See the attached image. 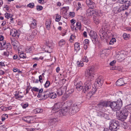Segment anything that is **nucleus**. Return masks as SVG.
Instances as JSON below:
<instances>
[{
    "label": "nucleus",
    "instance_id": "nucleus-56",
    "mask_svg": "<svg viewBox=\"0 0 131 131\" xmlns=\"http://www.w3.org/2000/svg\"><path fill=\"white\" fill-rule=\"evenodd\" d=\"M0 109H1L2 111H7V108L5 106H2L0 107Z\"/></svg>",
    "mask_w": 131,
    "mask_h": 131
},
{
    "label": "nucleus",
    "instance_id": "nucleus-46",
    "mask_svg": "<svg viewBox=\"0 0 131 131\" xmlns=\"http://www.w3.org/2000/svg\"><path fill=\"white\" fill-rule=\"evenodd\" d=\"M116 41V39L115 38H112L109 42V44L110 45H113L114 42H115Z\"/></svg>",
    "mask_w": 131,
    "mask_h": 131
},
{
    "label": "nucleus",
    "instance_id": "nucleus-50",
    "mask_svg": "<svg viewBox=\"0 0 131 131\" xmlns=\"http://www.w3.org/2000/svg\"><path fill=\"white\" fill-rule=\"evenodd\" d=\"M43 9V7L42 6L39 5H37V6L36 9L38 11L41 10Z\"/></svg>",
    "mask_w": 131,
    "mask_h": 131
},
{
    "label": "nucleus",
    "instance_id": "nucleus-15",
    "mask_svg": "<svg viewBox=\"0 0 131 131\" xmlns=\"http://www.w3.org/2000/svg\"><path fill=\"white\" fill-rule=\"evenodd\" d=\"M10 35L14 37H18L19 36V34L17 31L14 29H12L10 31Z\"/></svg>",
    "mask_w": 131,
    "mask_h": 131
},
{
    "label": "nucleus",
    "instance_id": "nucleus-10",
    "mask_svg": "<svg viewBox=\"0 0 131 131\" xmlns=\"http://www.w3.org/2000/svg\"><path fill=\"white\" fill-rule=\"evenodd\" d=\"M92 41L94 43H95L97 41V35L96 32L93 31H91L89 33Z\"/></svg>",
    "mask_w": 131,
    "mask_h": 131
},
{
    "label": "nucleus",
    "instance_id": "nucleus-24",
    "mask_svg": "<svg viewBox=\"0 0 131 131\" xmlns=\"http://www.w3.org/2000/svg\"><path fill=\"white\" fill-rule=\"evenodd\" d=\"M14 95L15 96L16 99H17L19 100L24 97V96H21L19 95V92L18 91H16Z\"/></svg>",
    "mask_w": 131,
    "mask_h": 131
},
{
    "label": "nucleus",
    "instance_id": "nucleus-59",
    "mask_svg": "<svg viewBox=\"0 0 131 131\" xmlns=\"http://www.w3.org/2000/svg\"><path fill=\"white\" fill-rule=\"evenodd\" d=\"M13 59H17L18 60H19L20 58H19V57H18V55L17 54H15L14 55L13 57Z\"/></svg>",
    "mask_w": 131,
    "mask_h": 131
},
{
    "label": "nucleus",
    "instance_id": "nucleus-62",
    "mask_svg": "<svg viewBox=\"0 0 131 131\" xmlns=\"http://www.w3.org/2000/svg\"><path fill=\"white\" fill-rule=\"evenodd\" d=\"M39 81L41 83H42V77L41 75H40L39 77Z\"/></svg>",
    "mask_w": 131,
    "mask_h": 131
},
{
    "label": "nucleus",
    "instance_id": "nucleus-21",
    "mask_svg": "<svg viewBox=\"0 0 131 131\" xmlns=\"http://www.w3.org/2000/svg\"><path fill=\"white\" fill-rule=\"evenodd\" d=\"M82 21L85 25H89L91 23L90 19L88 18H86L84 17L83 18Z\"/></svg>",
    "mask_w": 131,
    "mask_h": 131
},
{
    "label": "nucleus",
    "instance_id": "nucleus-30",
    "mask_svg": "<svg viewBox=\"0 0 131 131\" xmlns=\"http://www.w3.org/2000/svg\"><path fill=\"white\" fill-rule=\"evenodd\" d=\"M49 97L51 98L54 99L57 97V94L54 92H49Z\"/></svg>",
    "mask_w": 131,
    "mask_h": 131
},
{
    "label": "nucleus",
    "instance_id": "nucleus-32",
    "mask_svg": "<svg viewBox=\"0 0 131 131\" xmlns=\"http://www.w3.org/2000/svg\"><path fill=\"white\" fill-rule=\"evenodd\" d=\"M55 21L57 22L59 21L61 18V16L58 14H56Z\"/></svg>",
    "mask_w": 131,
    "mask_h": 131
},
{
    "label": "nucleus",
    "instance_id": "nucleus-48",
    "mask_svg": "<svg viewBox=\"0 0 131 131\" xmlns=\"http://www.w3.org/2000/svg\"><path fill=\"white\" fill-rule=\"evenodd\" d=\"M128 0H118L119 3L121 4H123L127 2Z\"/></svg>",
    "mask_w": 131,
    "mask_h": 131
},
{
    "label": "nucleus",
    "instance_id": "nucleus-63",
    "mask_svg": "<svg viewBox=\"0 0 131 131\" xmlns=\"http://www.w3.org/2000/svg\"><path fill=\"white\" fill-rule=\"evenodd\" d=\"M70 21L71 24H74L76 22V20L74 19H72Z\"/></svg>",
    "mask_w": 131,
    "mask_h": 131
},
{
    "label": "nucleus",
    "instance_id": "nucleus-40",
    "mask_svg": "<svg viewBox=\"0 0 131 131\" xmlns=\"http://www.w3.org/2000/svg\"><path fill=\"white\" fill-rule=\"evenodd\" d=\"M77 64L78 66L79 67H82L84 65L83 62L82 61H78L77 62Z\"/></svg>",
    "mask_w": 131,
    "mask_h": 131
},
{
    "label": "nucleus",
    "instance_id": "nucleus-33",
    "mask_svg": "<svg viewBox=\"0 0 131 131\" xmlns=\"http://www.w3.org/2000/svg\"><path fill=\"white\" fill-rule=\"evenodd\" d=\"M80 48V45L77 42L75 43L74 44V49L76 51H78Z\"/></svg>",
    "mask_w": 131,
    "mask_h": 131
},
{
    "label": "nucleus",
    "instance_id": "nucleus-64",
    "mask_svg": "<svg viewBox=\"0 0 131 131\" xmlns=\"http://www.w3.org/2000/svg\"><path fill=\"white\" fill-rule=\"evenodd\" d=\"M116 61H115L113 60L110 63V64L111 66H113L116 63Z\"/></svg>",
    "mask_w": 131,
    "mask_h": 131
},
{
    "label": "nucleus",
    "instance_id": "nucleus-29",
    "mask_svg": "<svg viewBox=\"0 0 131 131\" xmlns=\"http://www.w3.org/2000/svg\"><path fill=\"white\" fill-rule=\"evenodd\" d=\"M106 52L107 51L106 49H104L103 50H101L100 54V57H103L105 56Z\"/></svg>",
    "mask_w": 131,
    "mask_h": 131
},
{
    "label": "nucleus",
    "instance_id": "nucleus-17",
    "mask_svg": "<svg viewBox=\"0 0 131 131\" xmlns=\"http://www.w3.org/2000/svg\"><path fill=\"white\" fill-rule=\"evenodd\" d=\"M76 88L78 91H80L83 89V85L82 82H78L76 84Z\"/></svg>",
    "mask_w": 131,
    "mask_h": 131
},
{
    "label": "nucleus",
    "instance_id": "nucleus-60",
    "mask_svg": "<svg viewBox=\"0 0 131 131\" xmlns=\"http://www.w3.org/2000/svg\"><path fill=\"white\" fill-rule=\"evenodd\" d=\"M28 104L27 103H25L23 104V105L22 104V106L23 108H26L28 106Z\"/></svg>",
    "mask_w": 131,
    "mask_h": 131
},
{
    "label": "nucleus",
    "instance_id": "nucleus-36",
    "mask_svg": "<svg viewBox=\"0 0 131 131\" xmlns=\"http://www.w3.org/2000/svg\"><path fill=\"white\" fill-rule=\"evenodd\" d=\"M33 48V47L29 46L27 47L26 49V51L27 52H31Z\"/></svg>",
    "mask_w": 131,
    "mask_h": 131
},
{
    "label": "nucleus",
    "instance_id": "nucleus-12",
    "mask_svg": "<svg viewBox=\"0 0 131 131\" xmlns=\"http://www.w3.org/2000/svg\"><path fill=\"white\" fill-rule=\"evenodd\" d=\"M94 8H90L86 10V15L88 17H92L95 12V11L93 9Z\"/></svg>",
    "mask_w": 131,
    "mask_h": 131
},
{
    "label": "nucleus",
    "instance_id": "nucleus-25",
    "mask_svg": "<svg viewBox=\"0 0 131 131\" xmlns=\"http://www.w3.org/2000/svg\"><path fill=\"white\" fill-rule=\"evenodd\" d=\"M33 38V37L30 34H27L26 35L25 39L27 40H32Z\"/></svg>",
    "mask_w": 131,
    "mask_h": 131
},
{
    "label": "nucleus",
    "instance_id": "nucleus-37",
    "mask_svg": "<svg viewBox=\"0 0 131 131\" xmlns=\"http://www.w3.org/2000/svg\"><path fill=\"white\" fill-rule=\"evenodd\" d=\"M7 128L5 125L0 126V131H6Z\"/></svg>",
    "mask_w": 131,
    "mask_h": 131
},
{
    "label": "nucleus",
    "instance_id": "nucleus-49",
    "mask_svg": "<svg viewBox=\"0 0 131 131\" xmlns=\"http://www.w3.org/2000/svg\"><path fill=\"white\" fill-rule=\"evenodd\" d=\"M36 112L38 113H39L43 111L42 109L40 108H37L36 109Z\"/></svg>",
    "mask_w": 131,
    "mask_h": 131
},
{
    "label": "nucleus",
    "instance_id": "nucleus-6",
    "mask_svg": "<svg viewBox=\"0 0 131 131\" xmlns=\"http://www.w3.org/2000/svg\"><path fill=\"white\" fill-rule=\"evenodd\" d=\"M119 123L115 120L111 121L110 123L109 129L112 131H116L119 128Z\"/></svg>",
    "mask_w": 131,
    "mask_h": 131
},
{
    "label": "nucleus",
    "instance_id": "nucleus-61",
    "mask_svg": "<svg viewBox=\"0 0 131 131\" xmlns=\"http://www.w3.org/2000/svg\"><path fill=\"white\" fill-rule=\"evenodd\" d=\"M66 33L67 30H64L62 31L61 35L63 36L66 35Z\"/></svg>",
    "mask_w": 131,
    "mask_h": 131
},
{
    "label": "nucleus",
    "instance_id": "nucleus-53",
    "mask_svg": "<svg viewBox=\"0 0 131 131\" xmlns=\"http://www.w3.org/2000/svg\"><path fill=\"white\" fill-rule=\"evenodd\" d=\"M82 60L83 61L86 62H88L89 61L87 57L85 56L83 57V58L82 59Z\"/></svg>",
    "mask_w": 131,
    "mask_h": 131
},
{
    "label": "nucleus",
    "instance_id": "nucleus-51",
    "mask_svg": "<svg viewBox=\"0 0 131 131\" xmlns=\"http://www.w3.org/2000/svg\"><path fill=\"white\" fill-rule=\"evenodd\" d=\"M123 36L124 38L126 40L127 39L129 36V35L126 33L124 34Z\"/></svg>",
    "mask_w": 131,
    "mask_h": 131
},
{
    "label": "nucleus",
    "instance_id": "nucleus-20",
    "mask_svg": "<svg viewBox=\"0 0 131 131\" xmlns=\"http://www.w3.org/2000/svg\"><path fill=\"white\" fill-rule=\"evenodd\" d=\"M64 89L63 87H61L60 89L57 90V92L58 95L61 96L62 95L64 92Z\"/></svg>",
    "mask_w": 131,
    "mask_h": 131
},
{
    "label": "nucleus",
    "instance_id": "nucleus-57",
    "mask_svg": "<svg viewBox=\"0 0 131 131\" xmlns=\"http://www.w3.org/2000/svg\"><path fill=\"white\" fill-rule=\"evenodd\" d=\"M31 91L33 92V91L36 92H38L39 91V89L38 88L35 87H34L32 89Z\"/></svg>",
    "mask_w": 131,
    "mask_h": 131
},
{
    "label": "nucleus",
    "instance_id": "nucleus-11",
    "mask_svg": "<svg viewBox=\"0 0 131 131\" xmlns=\"http://www.w3.org/2000/svg\"><path fill=\"white\" fill-rule=\"evenodd\" d=\"M109 101H102L100 102L97 105V107L100 108H102L104 107L109 106Z\"/></svg>",
    "mask_w": 131,
    "mask_h": 131
},
{
    "label": "nucleus",
    "instance_id": "nucleus-4",
    "mask_svg": "<svg viewBox=\"0 0 131 131\" xmlns=\"http://www.w3.org/2000/svg\"><path fill=\"white\" fill-rule=\"evenodd\" d=\"M67 107H70L69 110V113L71 115L74 114L79 110L78 105L76 103H72L69 102Z\"/></svg>",
    "mask_w": 131,
    "mask_h": 131
},
{
    "label": "nucleus",
    "instance_id": "nucleus-44",
    "mask_svg": "<svg viewBox=\"0 0 131 131\" xmlns=\"http://www.w3.org/2000/svg\"><path fill=\"white\" fill-rule=\"evenodd\" d=\"M76 26H77V27H78L79 30L81 29V25L80 23L79 22H77L76 24Z\"/></svg>",
    "mask_w": 131,
    "mask_h": 131
},
{
    "label": "nucleus",
    "instance_id": "nucleus-27",
    "mask_svg": "<svg viewBox=\"0 0 131 131\" xmlns=\"http://www.w3.org/2000/svg\"><path fill=\"white\" fill-rule=\"evenodd\" d=\"M11 43L12 45L14 46L15 49H16L17 48V47L16 43V41L14 38H11Z\"/></svg>",
    "mask_w": 131,
    "mask_h": 131
},
{
    "label": "nucleus",
    "instance_id": "nucleus-2",
    "mask_svg": "<svg viewBox=\"0 0 131 131\" xmlns=\"http://www.w3.org/2000/svg\"><path fill=\"white\" fill-rule=\"evenodd\" d=\"M6 49V51L3 52V56L8 57L9 55V51L12 49V46L9 43H7L6 41H3L0 42V50H2L5 49Z\"/></svg>",
    "mask_w": 131,
    "mask_h": 131
},
{
    "label": "nucleus",
    "instance_id": "nucleus-23",
    "mask_svg": "<svg viewBox=\"0 0 131 131\" xmlns=\"http://www.w3.org/2000/svg\"><path fill=\"white\" fill-rule=\"evenodd\" d=\"M31 28L33 29L36 28L37 26L36 21L35 19H33L32 23L30 25Z\"/></svg>",
    "mask_w": 131,
    "mask_h": 131
},
{
    "label": "nucleus",
    "instance_id": "nucleus-14",
    "mask_svg": "<svg viewBox=\"0 0 131 131\" xmlns=\"http://www.w3.org/2000/svg\"><path fill=\"white\" fill-rule=\"evenodd\" d=\"M62 103L61 102H58L54 104L52 108L53 111H56L62 107Z\"/></svg>",
    "mask_w": 131,
    "mask_h": 131
},
{
    "label": "nucleus",
    "instance_id": "nucleus-45",
    "mask_svg": "<svg viewBox=\"0 0 131 131\" xmlns=\"http://www.w3.org/2000/svg\"><path fill=\"white\" fill-rule=\"evenodd\" d=\"M125 53H121V54L119 55V57L121 58L122 59H123L125 58Z\"/></svg>",
    "mask_w": 131,
    "mask_h": 131
},
{
    "label": "nucleus",
    "instance_id": "nucleus-16",
    "mask_svg": "<svg viewBox=\"0 0 131 131\" xmlns=\"http://www.w3.org/2000/svg\"><path fill=\"white\" fill-rule=\"evenodd\" d=\"M49 92L46 91L43 92L41 95V97L42 100H45L49 97Z\"/></svg>",
    "mask_w": 131,
    "mask_h": 131
},
{
    "label": "nucleus",
    "instance_id": "nucleus-55",
    "mask_svg": "<svg viewBox=\"0 0 131 131\" xmlns=\"http://www.w3.org/2000/svg\"><path fill=\"white\" fill-rule=\"evenodd\" d=\"M5 17L7 19H9L10 17V14L7 13H6L5 14Z\"/></svg>",
    "mask_w": 131,
    "mask_h": 131
},
{
    "label": "nucleus",
    "instance_id": "nucleus-54",
    "mask_svg": "<svg viewBox=\"0 0 131 131\" xmlns=\"http://www.w3.org/2000/svg\"><path fill=\"white\" fill-rule=\"evenodd\" d=\"M76 36L73 35H71L70 37V38L69 39L71 41H73L74 40V39L75 38Z\"/></svg>",
    "mask_w": 131,
    "mask_h": 131
},
{
    "label": "nucleus",
    "instance_id": "nucleus-26",
    "mask_svg": "<svg viewBox=\"0 0 131 131\" xmlns=\"http://www.w3.org/2000/svg\"><path fill=\"white\" fill-rule=\"evenodd\" d=\"M32 118L29 116H27L24 117L23 118V120L27 123H30L31 120Z\"/></svg>",
    "mask_w": 131,
    "mask_h": 131
},
{
    "label": "nucleus",
    "instance_id": "nucleus-38",
    "mask_svg": "<svg viewBox=\"0 0 131 131\" xmlns=\"http://www.w3.org/2000/svg\"><path fill=\"white\" fill-rule=\"evenodd\" d=\"M38 91L39 92L38 93L37 96L38 98H40L41 97V94L43 93V90L42 89H41L40 90H39Z\"/></svg>",
    "mask_w": 131,
    "mask_h": 131
},
{
    "label": "nucleus",
    "instance_id": "nucleus-28",
    "mask_svg": "<svg viewBox=\"0 0 131 131\" xmlns=\"http://www.w3.org/2000/svg\"><path fill=\"white\" fill-rule=\"evenodd\" d=\"M103 15V13L101 12V11H98L96 12L95 11V13H94V16H101Z\"/></svg>",
    "mask_w": 131,
    "mask_h": 131
},
{
    "label": "nucleus",
    "instance_id": "nucleus-5",
    "mask_svg": "<svg viewBox=\"0 0 131 131\" xmlns=\"http://www.w3.org/2000/svg\"><path fill=\"white\" fill-rule=\"evenodd\" d=\"M129 2H128L127 4L125 5H123L121 6L118 5L116 7H114L113 9V13L115 14H117L122 11H124L127 9L128 8V6L130 5V4H129Z\"/></svg>",
    "mask_w": 131,
    "mask_h": 131
},
{
    "label": "nucleus",
    "instance_id": "nucleus-19",
    "mask_svg": "<svg viewBox=\"0 0 131 131\" xmlns=\"http://www.w3.org/2000/svg\"><path fill=\"white\" fill-rule=\"evenodd\" d=\"M98 115L104 118L108 119L109 118V115L107 114L101 112H99L98 113Z\"/></svg>",
    "mask_w": 131,
    "mask_h": 131
},
{
    "label": "nucleus",
    "instance_id": "nucleus-1",
    "mask_svg": "<svg viewBox=\"0 0 131 131\" xmlns=\"http://www.w3.org/2000/svg\"><path fill=\"white\" fill-rule=\"evenodd\" d=\"M95 72V69L94 66H90L86 69L85 76L86 81L85 83V86L83 89L84 93L91 89L92 85L91 81L93 79Z\"/></svg>",
    "mask_w": 131,
    "mask_h": 131
},
{
    "label": "nucleus",
    "instance_id": "nucleus-3",
    "mask_svg": "<svg viewBox=\"0 0 131 131\" xmlns=\"http://www.w3.org/2000/svg\"><path fill=\"white\" fill-rule=\"evenodd\" d=\"M110 106L114 111H119L122 105V101L120 99H118L116 101L111 102L109 101Z\"/></svg>",
    "mask_w": 131,
    "mask_h": 131
},
{
    "label": "nucleus",
    "instance_id": "nucleus-47",
    "mask_svg": "<svg viewBox=\"0 0 131 131\" xmlns=\"http://www.w3.org/2000/svg\"><path fill=\"white\" fill-rule=\"evenodd\" d=\"M78 6L77 8V11L79 9H80L82 8V5L80 2H78Z\"/></svg>",
    "mask_w": 131,
    "mask_h": 131
},
{
    "label": "nucleus",
    "instance_id": "nucleus-35",
    "mask_svg": "<svg viewBox=\"0 0 131 131\" xmlns=\"http://www.w3.org/2000/svg\"><path fill=\"white\" fill-rule=\"evenodd\" d=\"M37 33V30L35 29L32 31L30 34L34 38L35 36L36 35Z\"/></svg>",
    "mask_w": 131,
    "mask_h": 131
},
{
    "label": "nucleus",
    "instance_id": "nucleus-41",
    "mask_svg": "<svg viewBox=\"0 0 131 131\" xmlns=\"http://www.w3.org/2000/svg\"><path fill=\"white\" fill-rule=\"evenodd\" d=\"M34 5H35L34 3H31L28 4L27 5V6L28 7L32 8L34 7Z\"/></svg>",
    "mask_w": 131,
    "mask_h": 131
},
{
    "label": "nucleus",
    "instance_id": "nucleus-13",
    "mask_svg": "<svg viewBox=\"0 0 131 131\" xmlns=\"http://www.w3.org/2000/svg\"><path fill=\"white\" fill-rule=\"evenodd\" d=\"M86 3L90 8H94L96 7L95 3L92 0H86Z\"/></svg>",
    "mask_w": 131,
    "mask_h": 131
},
{
    "label": "nucleus",
    "instance_id": "nucleus-22",
    "mask_svg": "<svg viewBox=\"0 0 131 131\" xmlns=\"http://www.w3.org/2000/svg\"><path fill=\"white\" fill-rule=\"evenodd\" d=\"M51 23V21L50 19H48L46 22L45 25L46 28L48 30L50 29V25Z\"/></svg>",
    "mask_w": 131,
    "mask_h": 131
},
{
    "label": "nucleus",
    "instance_id": "nucleus-18",
    "mask_svg": "<svg viewBox=\"0 0 131 131\" xmlns=\"http://www.w3.org/2000/svg\"><path fill=\"white\" fill-rule=\"evenodd\" d=\"M116 85L118 86H120L123 85L124 83L122 79H120L118 80L116 82Z\"/></svg>",
    "mask_w": 131,
    "mask_h": 131
},
{
    "label": "nucleus",
    "instance_id": "nucleus-8",
    "mask_svg": "<svg viewBox=\"0 0 131 131\" xmlns=\"http://www.w3.org/2000/svg\"><path fill=\"white\" fill-rule=\"evenodd\" d=\"M128 114V110L126 108H123L120 112L119 117L123 120L126 119Z\"/></svg>",
    "mask_w": 131,
    "mask_h": 131
},
{
    "label": "nucleus",
    "instance_id": "nucleus-34",
    "mask_svg": "<svg viewBox=\"0 0 131 131\" xmlns=\"http://www.w3.org/2000/svg\"><path fill=\"white\" fill-rule=\"evenodd\" d=\"M93 20L94 23L96 24H98L100 22V20L95 16L93 17Z\"/></svg>",
    "mask_w": 131,
    "mask_h": 131
},
{
    "label": "nucleus",
    "instance_id": "nucleus-42",
    "mask_svg": "<svg viewBox=\"0 0 131 131\" xmlns=\"http://www.w3.org/2000/svg\"><path fill=\"white\" fill-rule=\"evenodd\" d=\"M20 57V58H26V56L25 54L22 53H20L19 55V58Z\"/></svg>",
    "mask_w": 131,
    "mask_h": 131
},
{
    "label": "nucleus",
    "instance_id": "nucleus-52",
    "mask_svg": "<svg viewBox=\"0 0 131 131\" xmlns=\"http://www.w3.org/2000/svg\"><path fill=\"white\" fill-rule=\"evenodd\" d=\"M69 15L72 18H73L75 16V14L74 12H70L69 13Z\"/></svg>",
    "mask_w": 131,
    "mask_h": 131
},
{
    "label": "nucleus",
    "instance_id": "nucleus-9",
    "mask_svg": "<svg viewBox=\"0 0 131 131\" xmlns=\"http://www.w3.org/2000/svg\"><path fill=\"white\" fill-rule=\"evenodd\" d=\"M69 108L70 107H69L67 106L60 109L57 112V113L59 114V116L60 117L62 116L69 113Z\"/></svg>",
    "mask_w": 131,
    "mask_h": 131
},
{
    "label": "nucleus",
    "instance_id": "nucleus-31",
    "mask_svg": "<svg viewBox=\"0 0 131 131\" xmlns=\"http://www.w3.org/2000/svg\"><path fill=\"white\" fill-rule=\"evenodd\" d=\"M57 121V120L55 118L50 119L49 120V124L51 125L54 124Z\"/></svg>",
    "mask_w": 131,
    "mask_h": 131
},
{
    "label": "nucleus",
    "instance_id": "nucleus-43",
    "mask_svg": "<svg viewBox=\"0 0 131 131\" xmlns=\"http://www.w3.org/2000/svg\"><path fill=\"white\" fill-rule=\"evenodd\" d=\"M50 82L49 81L47 80L45 83L44 85L46 88H47L48 87L50 84Z\"/></svg>",
    "mask_w": 131,
    "mask_h": 131
},
{
    "label": "nucleus",
    "instance_id": "nucleus-39",
    "mask_svg": "<svg viewBox=\"0 0 131 131\" xmlns=\"http://www.w3.org/2000/svg\"><path fill=\"white\" fill-rule=\"evenodd\" d=\"M66 43L65 41L63 39L61 40L59 42V45L61 46H62L64 45Z\"/></svg>",
    "mask_w": 131,
    "mask_h": 131
},
{
    "label": "nucleus",
    "instance_id": "nucleus-7",
    "mask_svg": "<svg viewBox=\"0 0 131 131\" xmlns=\"http://www.w3.org/2000/svg\"><path fill=\"white\" fill-rule=\"evenodd\" d=\"M103 83V78L102 76H99L96 79L94 83V85L96 88H98L101 87Z\"/></svg>",
    "mask_w": 131,
    "mask_h": 131
},
{
    "label": "nucleus",
    "instance_id": "nucleus-58",
    "mask_svg": "<svg viewBox=\"0 0 131 131\" xmlns=\"http://www.w3.org/2000/svg\"><path fill=\"white\" fill-rule=\"evenodd\" d=\"M89 41L88 39H85L83 42V44L89 45Z\"/></svg>",
    "mask_w": 131,
    "mask_h": 131
}]
</instances>
